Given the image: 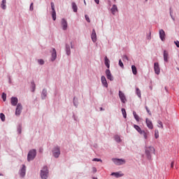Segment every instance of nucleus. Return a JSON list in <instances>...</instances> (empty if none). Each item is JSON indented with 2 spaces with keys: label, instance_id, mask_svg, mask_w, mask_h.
<instances>
[{
  "label": "nucleus",
  "instance_id": "bb28decb",
  "mask_svg": "<svg viewBox=\"0 0 179 179\" xmlns=\"http://www.w3.org/2000/svg\"><path fill=\"white\" fill-rule=\"evenodd\" d=\"M72 9L73 10L74 13H77L78 12V6L76 5V3L75 2L72 3Z\"/></svg>",
  "mask_w": 179,
  "mask_h": 179
},
{
  "label": "nucleus",
  "instance_id": "49530a36",
  "mask_svg": "<svg viewBox=\"0 0 179 179\" xmlns=\"http://www.w3.org/2000/svg\"><path fill=\"white\" fill-rule=\"evenodd\" d=\"M175 44L179 48V41H175Z\"/></svg>",
  "mask_w": 179,
  "mask_h": 179
},
{
  "label": "nucleus",
  "instance_id": "e433bc0d",
  "mask_svg": "<svg viewBox=\"0 0 179 179\" xmlns=\"http://www.w3.org/2000/svg\"><path fill=\"white\" fill-rule=\"evenodd\" d=\"M1 98H2V99H3V101H6V98H7L6 94L4 93V92H3V93H2Z\"/></svg>",
  "mask_w": 179,
  "mask_h": 179
},
{
  "label": "nucleus",
  "instance_id": "ea45409f",
  "mask_svg": "<svg viewBox=\"0 0 179 179\" xmlns=\"http://www.w3.org/2000/svg\"><path fill=\"white\" fill-rule=\"evenodd\" d=\"M85 17L86 21H87L88 23H90V22H91V20H90L89 16H88L87 15H85Z\"/></svg>",
  "mask_w": 179,
  "mask_h": 179
},
{
  "label": "nucleus",
  "instance_id": "a19ab883",
  "mask_svg": "<svg viewBox=\"0 0 179 179\" xmlns=\"http://www.w3.org/2000/svg\"><path fill=\"white\" fill-rule=\"evenodd\" d=\"M38 64H41V65H43V64H45V62H44L43 59H38Z\"/></svg>",
  "mask_w": 179,
  "mask_h": 179
},
{
  "label": "nucleus",
  "instance_id": "a211bd4d",
  "mask_svg": "<svg viewBox=\"0 0 179 179\" xmlns=\"http://www.w3.org/2000/svg\"><path fill=\"white\" fill-rule=\"evenodd\" d=\"M26 175V166L24 165H22V168L20 170V176L22 178H24Z\"/></svg>",
  "mask_w": 179,
  "mask_h": 179
},
{
  "label": "nucleus",
  "instance_id": "c85d7f7f",
  "mask_svg": "<svg viewBox=\"0 0 179 179\" xmlns=\"http://www.w3.org/2000/svg\"><path fill=\"white\" fill-rule=\"evenodd\" d=\"M41 96H42L43 99H45L46 98V96H47V90H43Z\"/></svg>",
  "mask_w": 179,
  "mask_h": 179
},
{
  "label": "nucleus",
  "instance_id": "473e14b6",
  "mask_svg": "<svg viewBox=\"0 0 179 179\" xmlns=\"http://www.w3.org/2000/svg\"><path fill=\"white\" fill-rule=\"evenodd\" d=\"M0 118L2 122H4L6 120V116L3 113H0Z\"/></svg>",
  "mask_w": 179,
  "mask_h": 179
},
{
  "label": "nucleus",
  "instance_id": "9d476101",
  "mask_svg": "<svg viewBox=\"0 0 179 179\" xmlns=\"http://www.w3.org/2000/svg\"><path fill=\"white\" fill-rule=\"evenodd\" d=\"M61 25H62V29L64 31H66L68 28V22L66 20H65L64 18L62 19Z\"/></svg>",
  "mask_w": 179,
  "mask_h": 179
},
{
  "label": "nucleus",
  "instance_id": "2f4dec72",
  "mask_svg": "<svg viewBox=\"0 0 179 179\" xmlns=\"http://www.w3.org/2000/svg\"><path fill=\"white\" fill-rule=\"evenodd\" d=\"M136 94L139 98H141V91L138 87L136 88Z\"/></svg>",
  "mask_w": 179,
  "mask_h": 179
},
{
  "label": "nucleus",
  "instance_id": "39448f33",
  "mask_svg": "<svg viewBox=\"0 0 179 179\" xmlns=\"http://www.w3.org/2000/svg\"><path fill=\"white\" fill-rule=\"evenodd\" d=\"M50 5H51V9L52 10V17L53 21H55L57 20V13H56V10H55V3L53 2H51Z\"/></svg>",
  "mask_w": 179,
  "mask_h": 179
},
{
  "label": "nucleus",
  "instance_id": "6ab92c4d",
  "mask_svg": "<svg viewBox=\"0 0 179 179\" xmlns=\"http://www.w3.org/2000/svg\"><path fill=\"white\" fill-rule=\"evenodd\" d=\"M51 56H52L51 61L54 62L57 59V50H55V48H52Z\"/></svg>",
  "mask_w": 179,
  "mask_h": 179
},
{
  "label": "nucleus",
  "instance_id": "f8f14e48",
  "mask_svg": "<svg viewBox=\"0 0 179 179\" xmlns=\"http://www.w3.org/2000/svg\"><path fill=\"white\" fill-rule=\"evenodd\" d=\"M145 123L149 129H153V123L149 118L145 119Z\"/></svg>",
  "mask_w": 179,
  "mask_h": 179
},
{
  "label": "nucleus",
  "instance_id": "4c0bfd02",
  "mask_svg": "<svg viewBox=\"0 0 179 179\" xmlns=\"http://www.w3.org/2000/svg\"><path fill=\"white\" fill-rule=\"evenodd\" d=\"M119 66H120L121 68H122V69H124V64H123L122 59H120V60H119Z\"/></svg>",
  "mask_w": 179,
  "mask_h": 179
},
{
  "label": "nucleus",
  "instance_id": "09e8293b",
  "mask_svg": "<svg viewBox=\"0 0 179 179\" xmlns=\"http://www.w3.org/2000/svg\"><path fill=\"white\" fill-rule=\"evenodd\" d=\"M73 104L75 106H77L76 102V97L73 98Z\"/></svg>",
  "mask_w": 179,
  "mask_h": 179
},
{
  "label": "nucleus",
  "instance_id": "5701e85b",
  "mask_svg": "<svg viewBox=\"0 0 179 179\" xmlns=\"http://www.w3.org/2000/svg\"><path fill=\"white\" fill-rule=\"evenodd\" d=\"M134 128L141 134L143 130L137 124H134Z\"/></svg>",
  "mask_w": 179,
  "mask_h": 179
},
{
  "label": "nucleus",
  "instance_id": "2eb2a0df",
  "mask_svg": "<svg viewBox=\"0 0 179 179\" xmlns=\"http://www.w3.org/2000/svg\"><path fill=\"white\" fill-rule=\"evenodd\" d=\"M10 103L13 106H16L18 103V99L15 96H12L10 99Z\"/></svg>",
  "mask_w": 179,
  "mask_h": 179
},
{
  "label": "nucleus",
  "instance_id": "603ef678",
  "mask_svg": "<svg viewBox=\"0 0 179 179\" xmlns=\"http://www.w3.org/2000/svg\"><path fill=\"white\" fill-rule=\"evenodd\" d=\"M100 110H103V108H102V107H101V108H100Z\"/></svg>",
  "mask_w": 179,
  "mask_h": 179
},
{
  "label": "nucleus",
  "instance_id": "412c9836",
  "mask_svg": "<svg viewBox=\"0 0 179 179\" xmlns=\"http://www.w3.org/2000/svg\"><path fill=\"white\" fill-rule=\"evenodd\" d=\"M141 135L143 136V138L147 140L148 138L149 131L143 130V131L141 133Z\"/></svg>",
  "mask_w": 179,
  "mask_h": 179
},
{
  "label": "nucleus",
  "instance_id": "c9c22d12",
  "mask_svg": "<svg viewBox=\"0 0 179 179\" xmlns=\"http://www.w3.org/2000/svg\"><path fill=\"white\" fill-rule=\"evenodd\" d=\"M31 88H32L31 92H34L36 90V84L34 82L31 83Z\"/></svg>",
  "mask_w": 179,
  "mask_h": 179
},
{
  "label": "nucleus",
  "instance_id": "8fccbe9b",
  "mask_svg": "<svg viewBox=\"0 0 179 179\" xmlns=\"http://www.w3.org/2000/svg\"><path fill=\"white\" fill-rule=\"evenodd\" d=\"M92 169H93V173H96L97 172L96 168H92Z\"/></svg>",
  "mask_w": 179,
  "mask_h": 179
},
{
  "label": "nucleus",
  "instance_id": "f03ea898",
  "mask_svg": "<svg viewBox=\"0 0 179 179\" xmlns=\"http://www.w3.org/2000/svg\"><path fill=\"white\" fill-rule=\"evenodd\" d=\"M48 166H43V169L41 171V178L42 179H47L48 177Z\"/></svg>",
  "mask_w": 179,
  "mask_h": 179
},
{
  "label": "nucleus",
  "instance_id": "9b49d317",
  "mask_svg": "<svg viewBox=\"0 0 179 179\" xmlns=\"http://www.w3.org/2000/svg\"><path fill=\"white\" fill-rule=\"evenodd\" d=\"M154 70H155V74L157 75L160 74V66H159V63L155 62L154 64Z\"/></svg>",
  "mask_w": 179,
  "mask_h": 179
},
{
  "label": "nucleus",
  "instance_id": "79ce46f5",
  "mask_svg": "<svg viewBox=\"0 0 179 179\" xmlns=\"http://www.w3.org/2000/svg\"><path fill=\"white\" fill-rule=\"evenodd\" d=\"M92 161H93V162H103V160H102L101 159H99V158H94V159H92Z\"/></svg>",
  "mask_w": 179,
  "mask_h": 179
},
{
  "label": "nucleus",
  "instance_id": "393cba45",
  "mask_svg": "<svg viewBox=\"0 0 179 179\" xmlns=\"http://www.w3.org/2000/svg\"><path fill=\"white\" fill-rule=\"evenodd\" d=\"M131 69H132V73L134 75H137L138 73V71H137V68L135 65H132L131 66Z\"/></svg>",
  "mask_w": 179,
  "mask_h": 179
},
{
  "label": "nucleus",
  "instance_id": "6e6552de",
  "mask_svg": "<svg viewBox=\"0 0 179 179\" xmlns=\"http://www.w3.org/2000/svg\"><path fill=\"white\" fill-rule=\"evenodd\" d=\"M22 110V106L21 103H17L16 109H15V115H20Z\"/></svg>",
  "mask_w": 179,
  "mask_h": 179
},
{
  "label": "nucleus",
  "instance_id": "864d4df0",
  "mask_svg": "<svg viewBox=\"0 0 179 179\" xmlns=\"http://www.w3.org/2000/svg\"><path fill=\"white\" fill-rule=\"evenodd\" d=\"M84 3H85V4H86V1H85V0H84Z\"/></svg>",
  "mask_w": 179,
  "mask_h": 179
},
{
  "label": "nucleus",
  "instance_id": "72a5a7b5",
  "mask_svg": "<svg viewBox=\"0 0 179 179\" xmlns=\"http://www.w3.org/2000/svg\"><path fill=\"white\" fill-rule=\"evenodd\" d=\"M157 124H158L157 127L159 128L163 129V122H161V120H158Z\"/></svg>",
  "mask_w": 179,
  "mask_h": 179
},
{
  "label": "nucleus",
  "instance_id": "dca6fc26",
  "mask_svg": "<svg viewBox=\"0 0 179 179\" xmlns=\"http://www.w3.org/2000/svg\"><path fill=\"white\" fill-rule=\"evenodd\" d=\"M101 83L105 87H108V84L106 80V78L104 76H102L101 78Z\"/></svg>",
  "mask_w": 179,
  "mask_h": 179
},
{
  "label": "nucleus",
  "instance_id": "1a4fd4ad",
  "mask_svg": "<svg viewBox=\"0 0 179 179\" xmlns=\"http://www.w3.org/2000/svg\"><path fill=\"white\" fill-rule=\"evenodd\" d=\"M106 77H107L108 80H109L110 81L114 80V78H113L110 69H106Z\"/></svg>",
  "mask_w": 179,
  "mask_h": 179
},
{
  "label": "nucleus",
  "instance_id": "aec40b11",
  "mask_svg": "<svg viewBox=\"0 0 179 179\" xmlns=\"http://www.w3.org/2000/svg\"><path fill=\"white\" fill-rule=\"evenodd\" d=\"M164 61L169 62V52H167V50L164 51Z\"/></svg>",
  "mask_w": 179,
  "mask_h": 179
},
{
  "label": "nucleus",
  "instance_id": "ddd939ff",
  "mask_svg": "<svg viewBox=\"0 0 179 179\" xmlns=\"http://www.w3.org/2000/svg\"><path fill=\"white\" fill-rule=\"evenodd\" d=\"M159 38L162 40V41H164L166 40V33L164 32V30H159Z\"/></svg>",
  "mask_w": 179,
  "mask_h": 179
},
{
  "label": "nucleus",
  "instance_id": "7c9ffc66",
  "mask_svg": "<svg viewBox=\"0 0 179 179\" xmlns=\"http://www.w3.org/2000/svg\"><path fill=\"white\" fill-rule=\"evenodd\" d=\"M116 142L120 143L121 142V138L119 135H115L114 137Z\"/></svg>",
  "mask_w": 179,
  "mask_h": 179
},
{
  "label": "nucleus",
  "instance_id": "f257e3e1",
  "mask_svg": "<svg viewBox=\"0 0 179 179\" xmlns=\"http://www.w3.org/2000/svg\"><path fill=\"white\" fill-rule=\"evenodd\" d=\"M36 156V150L32 149L29 151L27 155V161L30 162L31 160H34Z\"/></svg>",
  "mask_w": 179,
  "mask_h": 179
},
{
  "label": "nucleus",
  "instance_id": "58836bf2",
  "mask_svg": "<svg viewBox=\"0 0 179 179\" xmlns=\"http://www.w3.org/2000/svg\"><path fill=\"white\" fill-rule=\"evenodd\" d=\"M145 109H146V111L148 112V113L150 115H152V113L150 112V110L149 109L148 106H145Z\"/></svg>",
  "mask_w": 179,
  "mask_h": 179
},
{
  "label": "nucleus",
  "instance_id": "cd10ccee",
  "mask_svg": "<svg viewBox=\"0 0 179 179\" xmlns=\"http://www.w3.org/2000/svg\"><path fill=\"white\" fill-rule=\"evenodd\" d=\"M133 115H134V117L135 120H136L137 122H140V117H139V115L136 113V111H134V112H133Z\"/></svg>",
  "mask_w": 179,
  "mask_h": 179
},
{
  "label": "nucleus",
  "instance_id": "7ed1b4c3",
  "mask_svg": "<svg viewBox=\"0 0 179 179\" xmlns=\"http://www.w3.org/2000/svg\"><path fill=\"white\" fill-rule=\"evenodd\" d=\"M155 152V148L150 146L145 148V154L148 159H150L152 158V154Z\"/></svg>",
  "mask_w": 179,
  "mask_h": 179
},
{
  "label": "nucleus",
  "instance_id": "f3484780",
  "mask_svg": "<svg viewBox=\"0 0 179 179\" xmlns=\"http://www.w3.org/2000/svg\"><path fill=\"white\" fill-rule=\"evenodd\" d=\"M111 13L115 15L118 12V8L117 5H113V7L110 9Z\"/></svg>",
  "mask_w": 179,
  "mask_h": 179
},
{
  "label": "nucleus",
  "instance_id": "a878e982",
  "mask_svg": "<svg viewBox=\"0 0 179 179\" xmlns=\"http://www.w3.org/2000/svg\"><path fill=\"white\" fill-rule=\"evenodd\" d=\"M1 6L3 10L6 9V0H2Z\"/></svg>",
  "mask_w": 179,
  "mask_h": 179
},
{
  "label": "nucleus",
  "instance_id": "c03bdc74",
  "mask_svg": "<svg viewBox=\"0 0 179 179\" xmlns=\"http://www.w3.org/2000/svg\"><path fill=\"white\" fill-rule=\"evenodd\" d=\"M66 54H67V55H71V49L70 48H66Z\"/></svg>",
  "mask_w": 179,
  "mask_h": 179
},
{
  "label": "nucleus",
  "instance_id": "4468645a",
  "mask_svg": "<svg viewBox=\"0 0 179 179\" xmlns=\"http://www.w3.org/2000/svg\"><path fill=\"white\" fill-rule=\"evenodd\" d=\"M91 38H92V40L93 43H96V41H97V35H96V31H95L94 29L92 30V33L91 34Z\"/></svg>",
  "mask_w": 179,
  "mask_h": 179
},
{
  "label": "nucleus",
  "instance_id": "de8ad7c7",
  "mask_svg": "<svg viewBox=\"0 0 179 179\" xmlns=\"http://www.w3.org/2000/svg\"><path fill=\"white\" fill-rule=\"evenodd\" d=\"M173 167H174V161H172L171 164V168L173 169Z\"/></svg>",
  "mask_w": 179,
  "mask_h": 179
},
{
  "label": "nucleus",
  "instance_id": "423d86ee",
  "mask_svg": "<svg viewBox=\"0 0 179 179\" xmlns=\"http://www.w3.org/2000/svg\"><path fill=\"white\" fill-rule=\"evenodd\" d=\"M52 155L55 158H58L60 155V148L57 146L55 147L52 150Z\"/></svg>",
  "mask_w": 179,
  "mask_h": 179
},
{
  "label": "nucleus",
  "instance_id": "37998d69",
  "mask_svg": "<svg viewBox=\"0 0 179 179\" xmlns=\"http://www.w3.org/2000/svg\"><path fill=\"white\" fill-rule=\"evenodd\" d=\"M29 10L33 11L34 10V3H31L30 4Z\"/></svg>",
  "mask_w": 179,
  "mask_h": 179
},
{
  "label": "nucleus",
  "instance_id": "3c124183",
  "mask_svg": "<svg viewBox=\"0 0 179 179\" xmlns=\"http://www.w3.org/2000/svg\"><path fill=\"white\" fill-rule=\"evenodd\" d=\"M94 2H95L96 4H99L100 1H99V0H94Z\"/></svg>",
  "mask_w": 179,
  "mask_h": 179
},
{
  "label": "nucleus",
  "instance_id": "0eeeda50",
  "mask_svg": "<svg viewBox=\"0 0 179 179\" xmlns=\"http://www.w3.org/2000/svg\"><path fill=\"white\" fill-rule=\"evenodd\" d=\"M119 97L122 101V103H126V102L127 101V97L125 94L122 92L121 90L119 91Z\"/></svg>",
  "mask_w": 179,
  "mask_h": 179
},
{
  "label": "nucleus",
  "instance_id": "c756f323",
  "mask_svg": "<svg viewBox=\"0 0 179 179\" xmlns=\"http://www.w3.org/2000/svg\"><path fill=\"white\" fill-rule=\"evenodd\" d=\"M122 113L124 118H127V111H126L125 108H122Z\"/></svg>",
  "mask_w": 179,
  "mask_h": 179
},
{
  "label": "nucleus",
  "instance_id": "4be33fe9",
  "mask_svg": "<svg viewBox=\"0 0 179 179\" xmlns=\"http://www.w3.org/2000/svg\"><path fill=\"white\" fill-rule=\"evenodd\" d=\"M111 176H115L117 178H119L120 177H123L124 174L120 173V172H113V173H111Z\"/></svg>",
  "mask_w": 179,
  "mask_h": 179
},
{
  "label": "nucleus",
  "instance_id": "b1692460",
  "mask_svg": "<svg viewBox=\"0 0 179 179\" xmlns=\"http://www.w3.org/2000/svg\"><path fill=\"white\" fill-rule=\"evenodd\" d=\"M105 65L108 69H110V60L107 56L105 57Z\"/></svg>",
  "mask_w": 179,
  "mask_h": 179
},
{
  "label": "nucleus",
  "instance_id": "a18cd8bd",
  "mask_svg": "<svg viewBox=\"0 0 179 179\" xmlns=\"http://www.w3.org/2000/svg\"><path fill=\"white\" fill-rule=\"evenodd\" d=\"M129 60V58L127 55H124L123 56V61H128Z\"/></svg>",
  "mask_w": 179,
  "mask_h": 179
},
{
  "label": "nucleus",
  "instance_id": "f704fd0d",
  "mask_svg": "<svg viewBox=\"0 0 179 179\" xmlns=\"http://www.w3.org/2000/svg\"><path fill=\"white\" fill-rule=\"evenodd\" d=\"M155 138L156 139L159 138V129H155Z\"/></svg>",
  "mask_w": 179,
  "mask_h": 179
},
{
  "label": "nucleus",
  "instance_id": "20e7f679",
  "mask_svg": "<svg viewBox=\"0 0 179 179\" xmlns=\"http://www.w3.org/2000/svg\"><path fill=\"white\" fill-rule=\"evenodd\" d=\"M112 161L117 166H121L126 163V160L124 159L112 158Z\"/></svg>",
  "mask_w": 179,
  "mask_h": 179
}]
</instances>
